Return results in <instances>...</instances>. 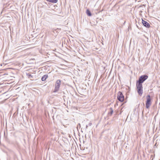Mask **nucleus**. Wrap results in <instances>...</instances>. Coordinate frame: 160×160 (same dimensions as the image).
<instances>
[{"instance_id":"nucleus-7","label":"nucleus","mask_w":160,"mask_h":160,"mask_svg":"<svg viewBox=\"0 0 160 160\" xmlns=\"http://www.w3.org/2000/svg\"><path fill=\"white\" fill-rule=\"evenodd\" d=\"M86 13L88 16H91L92 15L91 13L87 9L86 10Z\"/></svg>"},{"instance_id":"nucleus-9","label":"nucleus","mask_w":160,"mask_h":160,"mask_svg":"<svg viewBox=\"0 0 160 160\" xmlns=\"http://www.w3.org/2000/svg\"><path fill=\"white\" fill-rule=\"evenodd\" d=\"M92 124V123L91 122H89L88 124V126H91Z\"/></svg>"},{"instance_id":"nucleus-8","label":"nucleus","mask_w":160,"mask_h":160,"mask_svg":"<svg viewBox=\"0 0 160 160\" xmlns=\"http://www.w3.org/2000/svg\"><path fill=\"white\" fill-rule=\"evenodd\" d=\"M110 111L109 112H108V114L109 115L111 116L112 115V113L113 112V110L112 109V108H110Z\"/></svg>"},{"instance_id":"nucleus-2","label":"nucleus","mask_w":160,"mask_h":160,"mask_svg":"<svg viewBox=\"0 0 160 160\" xmlns=\"http://www.w3.org/2000/svg\"><path fill=\"white\" fill-rule=\"evenodd\" d=\"M146 99L147 101L146 103V108H148L150 107L151 104V99L149 95L147 96Z\"/></svg>"},{"instance_id":"nucleus-11","label":"nucleus","mask_w":160,"mask_h":160,"mask_svg":"<svg viewBox=\"0 0 160 160\" xmlns=\"http://www.w3.org/2000/svg\"><path fill=\"white\" fill-rule=\"evenodd\" d=\"M88 126V125H87L86 126V129H87Z\"/></svg>"},{"instance_id":"nucleus-1","label":"nucleus","mask_w":160,"mask_h":160,"mask_svg":"<svg viewBox=\"0 0 160 160\" xmlns=\"http://www.w3.org/2000/svg\"><path fill=\"white\" fill-rule=\"evenodd\" d=\"M148 76L143 75L141 76L136 82V87L137 92L140 96H141L143 93L142 83L148 78Z\"/></svg>"},{"instance_id":"nucleus-6","label":"nucleus","mask_w":160,"mask_h":160,"mask_svg":"<svg viewBox=\"0 0 160 160\" xmlns=\"http://www.w3.org/2000/svg\"><path fill=\"white\" fill-rule=\"evenodd\" d=\"M48 78V75L45 74L41 78V80L42 81H44L46 80V78Z\"/></svg>"},{"instance_id":"nucleus-5","label":"nucleus","mask_w":160,"mask_h":160,"mask_svg":"<svg viewBox=\"0 0 160 160\" xmlns=\"http://www.w3.org/2000/svg\"><path fill=\"white\" fill-rule=\"evenodd\" d=\"M142 22L143 25L145 27L148 28L150 27V24L147 22L142 19Z\"/></svg>"},{"instance_id":"nucleus-3","label":"nucleus","mask_w":160,"mask_h":160,"mask_svg":"<svg viewBox=\"0 0 160 160\" xmlns=\"http://www.w3.org/2000/svg\"><path fill=\"white\" fill-rule=\"evenodd\" d=\"M60 85L61 81L60 80H57L55 85V89L53 91L54 92H56L59 90Z\"/></svg>"},{"instance_id":"nucleus-4","label":"nucleus","mask_w":160,"mask_h":160,"mask_svg":"<svg viewBox=\"0 0 160 160\" xmlns=\"http://www.w3.org/2000/svg\"><path fill=\"white\" fill-rule=\"evenodd\" d=\"M118 99L121 102H122L124 100V96L122 92H119L117 95Z\"/></svg>"},{"instance_id":"nucleus-10","label":"nucleus","mask_w":160,"mask_h":160,"mask_svg":"<svg viewBox=\"0 0 160 160\" xmlns=\"http://www.w3.org/2000/svg\"><path fill=\"white\" fill-rule=\"evenodd\" d=\"M28 76H29L30 77H32V75L30 74H29V75H28Z\"/></svg>"},{"instance_id":"nucleus-12","label":"nucleus","mask_w":160,"mask_h":160,"mask_svg":"<svg viewBox=\"0 0 160 160\" xmlns=\"http://www.w3.org/2000/svg\"><path fill=\"white\" fill-rule=\"evenodd\" d=\"M79 125H80V124L79 123Z\"/></svg>"}]
</instances>
